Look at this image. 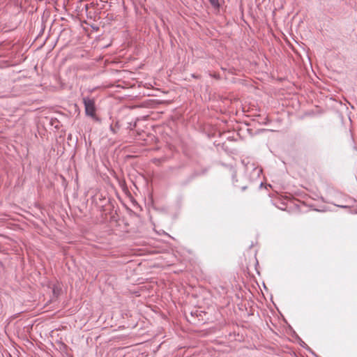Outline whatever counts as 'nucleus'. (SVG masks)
Wrapping results in <instances>:
<instances>
[{
    "mask_svg": "<svg viewBox=\"0 0 357 357\" xmlns=\"http://www.w3.org/2000/svg\"><path fill=\"white\" fill-rule=\"evenodd\" d=\"M83 102L86 115L94 117L96 115L95 101L89 98H84Z\"/></svg>",
    "mask_w": 357,
    "mask_h": 357,
    "instance_id": "1",
    "label": "nucleus"
},
{
    "mask_svg": "<svg viewBox=\"0 0 357 357\" xmlns=\"http://www.w3.org/2000/svg\"><path fill=\"white\" fill-rule=\"evenodd\" d=\"M211 4L215 8H219L220 4L218 0H209Z\"/></svg>",
    "mask_w": 357,
    "mask_h": 357,
    "instance_id": "2",
    "label": "nucleus"
}]
</instances>
